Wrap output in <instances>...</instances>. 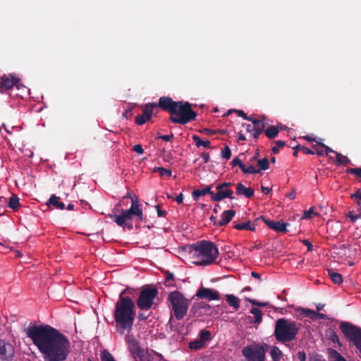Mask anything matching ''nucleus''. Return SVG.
Listing matches in <instances>:
<instances>
[{
	"label": "nucleus",
	"instance_id": "nucleus-1",
	"mask_svg": "<svg viewBox=\"0 0 361 361\" xmlns=\"http://www.w3.org/2000/svg\"><path fill=\"white\" fill-rule=\"evenodd\" d=\"M25 331L45 361L66 360L71 350V343L58 329L42 324L30 326Z\"/></svg>",
	"mask_w": 361,
	"mask_h": 361
},
{
	"label": "nucleus",
	"instance_id": "nucleus-2",
	"mask_svg": "<svg viewBox=\"0 0 361 361\" xmlns=\"http://www.w3.org/2000/svg\"><path fill=\"white\" fill-rule=\"evenodd\" d=\"M126 293L127 289H125L120 293L113 313L116 327L120 334L132 330L135 318V302L130 297L124 296Z\"/></svg>",
	"mask_w": 361,
	"mask_h": 361
},
{
	"label": "nucleus",
	"instance_id": "nucleus-3",
	"mask_svg": "<svg viewBox=\"0 0 361 361\" xmlns=\"http://www.w3.org/2000/svg\"><path fill=\"white\" fill-rule=\"evenodd\" d=\"M159 108L170 114L169 120L176 124L185 125L195 121L197 116L188 102L173 101L169 97H161L159 99Z\"/></svg>",
	"mask_w": 361,
	"mask_h": 361
},
{
	"label": "nucleus",
	"instance_id": "nucleus-4",
	"mask_svg": "<svg viewBox=\"0 0 361 361\" xmlns=\"http://www.w3.org/2000/svg\"><path fill=\"white\" fill-rule=\"evenodd\" d=\"M130 198L131 206L127 209H121L120 214H109V217L119 226L123 227L124 229L128 228L132 230L133 228V219L137 217L140 221H145L144 217L142 204L140 203L138 197L136 195L131 196L128 193L123 197V200Z\"/></svg>",
	"mask_w": 361,
	"mask_h": 361
},
{
	"label": "nucleus",
	"instance_id": "nucleus-5",
	"mask_svg": "<svg viewBox=\"0 0 361 361\" xmlns=\"http://www.w3.org/2000/svg\"><path fill=\"white\" fill-rule=\"evenodd\" d=\"M191 249L193 257L197 259L195 264L199 266H207L214 263L219 254L214 243L204 240L193 243Z\"/></svg>",
	"mask_w": 361,
	"mask_h": 361
},
{
	"label": "nucleus",
	"instance_id": "nucleus-6",
	"mask_svg": "<svg viewBox=\"0 0 361 361\" xmlns=\"http://www.w3.org/2000/svg\"><path fill=\"white\" fill-rule=\"evenodd\" d=\"M299 328L295 322L281 318L275 323L274 335L278 341L286 343L295 340Z\"/></svg>",
	"mask_w": 361,
	"mask_h": 361
},
{
	"label": "nucleus",
	"instance_id": "nucleus-7",
	"mask_svg": "<svg viewBox=\"0 0 361 361\" xmlns=\"http://www.w3.org/2000/svg\"><path fill=\"white\" fill-rule=\"evenodd\" d=\"M177 320L182 319L187 314L189 300L179 291L170 293L167 298Z\"/></svg>",
	"mask_w": 361,
	"mask_h": 361
},
{
	"label": "nucleus",
	"instance_id": "nucleus-8",
	"mask_svg": "<svg viewBox=\"0 0 361 361\" xmlns=\"http://www.w3.org/2000/svg\"><path fill=\"white\" fill-rule=\"evenodd\" d=\"M159 294L158 289L155 287H144L140 292L136 301L137 307L141 310H149L154 305L155 298Z\"/></svg>",
	"mask_w": 361,
	"mask_h": 361
},
{
	"label": "nucleus",
	"instance_id": "nucleus-9",
	"mask_svg": "<svg viewBox=\"0 0 361 361\" xmlns=\"http://www.w3.org/2000/svg\"><path fill=\"white\" fill-rule=\"evenodd\" d=\"M340 330L361 353V328L348 322L340 324Z\"/></svg>",
	"mask_w": 361,
	"mask_h": 361
},
{
	"label": "nucleus",
	"instance_id": "nucleus-10",
	"mask_svg": "<svg viewBox=\"0 0 361 361\" xmlns=\"http://www.w3.org/2000/svg\"><path fill=\"white\" fill-rule=\"evenodd\" d=\"M242 354L246 361H265V349L259 344H250L242 349Z\"/></svg>",
	"mask_w": 361,
	"mask_h": 361
},
{
	"label": "nucleus",
	"instance_id": "nucleus-11",
	"mask_svg": "<svg viewBox=\"0 0 361 361\" xmlns=\"http://www.w3.org/2000/svg\"><path fill=\"white\" fill-rule=\"evenodd\" d=\"M126 341L128 343V349L133 358L135 359L136 361L137 359H140V361H142L143 358V352L140 346L138 341H137L133 335H127Z\"/></svg>",
	"mask_w": 361,
	"mask_h": 361
},
{
	"label": "nucleus",
	"instance_id": "nucleus-12",
	"mask_svg": "<svg viewBox=\"0 0 361 361\" xmlns=\"http://www.w3.org/2000/svg\"><path fill=\"white\" fill-rule=\"evenodd\" d=\"M158 107L159 102L146 104L142 110V114L138 115L135 117V123L139 126H142L145 124L147 121H149L152 116L154 109Z\"/></svg>",
	"mask_w": 361,
	"mask_h": 361
},
{
	"label": "nucleus",
	"instance_id": "nucleus-13",
	"mask_svg": "<svg viewBox=\"0 0 361 361\" xmlns=\"http://www.w3.org/2000/svg\"><path fill=\"white\" fill-rule=\"evenodd\" d=\"M195 296L200 299H205L208 300H219V293L217 290L201 286L196 292Z\"/></svg>",
	"mask_w": 361,
	"mask_h": 361
},
{
	"label": "nucleus",
	"instance_id": "nucleus-14",
	"mask_svg": "<svg viewBox=\"0 0 361 361\" xmlns=\"http://www.w3.org/2000/svg\"><path fill=\"white\" fill-rule=\"evenodd\" d=\"M15 350L11 344L0 340V360L2 361H11Z\"/></svg>",
	"mask_w": 361,
	"mask_h": 361
},
{
	"label": "nucleus",
	"instance_id": "nucleus-15",
	"mask_svg": "<svg viewBox=\"0 0 361 361\" xmlns=\"http://www.w3.org/2000/svg\"><path fill=\"white\" fill-rule=\"evenodd\" d=\"M259 219H262V221L266 224V225L271 229L274 230L276 232H282L287 233V226L288 224L284 223L283 221H274L272 220H269L265 219L263 216H261L259 218H257L256 221H258Z\"/></svg>",
	"mask_w": 361,
	"mask_h": 361
},
{
	"label": "nucleus",
	"instance_id": "nucleus-16",
	"mask_svg": "<svg viewBox=\"0 0 361 361\" xmlns=\"http://www.w3.org/2000/svg\"><path fill=\"white\" fill-rule=\"evenodd\" d=\"M19 82V78L13 75H4L0 80V89H12Z\"/></svg>",
	"mask_w": 361,
	"mask_h": 361
},
{
	"label": "nucleus",
	"instance_id": "nucleus-17",
	"mask_svg": "<svg viewBox=\"0 0 361 361\" xmlns=\"http://www.w3.org/2000/svg\"><path fill=\"white\" fill-rule=\"evenodd\" d=\"M217 192L212 194V200L220 202L225 198L233 199V192L231 189H216Z\"/></svg>",
	"mask_w": 361,
	"mask_h": 361
},
{
	"label": "nucleus",
	"instance_id": "nucleus-18",
	"mask_svg": "<svg viewBox=\"0 0 361 361\" xmlns=\"http://www.w3.org/2000/svg\"><path fill=\"white\" fill-rule=\"evenodd\" d=\"M235 212L232 209L226 210L222 213L221 219L219 221H214V225L218 226H224L227 225L235 216Z\"/></svg>",
	"mask_w": 361,
	"mask_h": 361
},
{
	"label": "nucleus",
	"instance_id": "nucleus-19",
	"mask_svg": "<svg viewBox=\"0 0 361 361\" xmlns=\"http://www.w3.org/2000/svg\"><path fill=\"white\" fill-rule=\"evenodd\" d=\"M212 188L213 184H211L209 185H204L202 189L194 190L192 192V198L197 201L200 197L204 196L207 194L212 197V194H214V192L212 190Z\"/></svg>",
	"mask_w": 361,
	"mask_h": 361
},
{
	"label": "nucleus",
	"instance_id": "nucleus-20",
	"mask_svg": "<svg viewBox=\"0 0 361 361\" xmlns=\"http://www.w3.org/2000/svg\"><path fill=\"white\" fill-rule=\"evenodd\" d=\"M236 194L243 195L247 198H251L254 196L255 190L252 188H246L243 183H238L236 185Z\"/></svg>",
	"mask_w": 361,
	"mask_h": 361
},
{
	"label": "nucleus",
	"instance_id": "nucleus-21",
	"mask_svg": "<svg viewBox=\"0 0 361 361\" xmlns=\"http://www.w3.org/2000/svg\"><path fill=\"white\" fill-rule=\"evenodd\" d=\"M317 143L319 145H320L322 147L324 148V149H319L317 148V145H313L312 146V148L315 149L316 154L318 156H324V155L328 156L329 152H332V153L336 154V151H334V149H332L331 148H330L329 147H328L325 144H324L322 142H320L319 141H317Z\"/></svg>",
	"mask_w": 361,
	"mask_h": 361
},
{
	"label": "nucleus",
	"instance_id": "nucleus-22",
	"mask_svg": "<svg viewBox=\"0 0 361 361\" xmlns=\"http://www.w3.org/2000/svg\"><path fill=\"white\" fill-rule=\"evenodd\" d=\"M48 206H53L56 209L63 210L65 209V204L62 202H59V197L56 196L55 195H51L49 197L48 202Z\"/></svg>",
	"mask_w": 361,
	"mask_h": 361
},
{
	"label": "nucleus",
	"instance_id": "nucleus-23",
	"mask_svg": "<svg viewBox=\"0 0 361 361\" xmlns=\"http://www.w3.org/2000/svg\"><path fill=\"white\" fill-rule=\"evenodd\" d=\"M233 224V228H235L237 230L245 229L251 231H254L255 230L256 224H255V222L252 223L250 221H247L246 222L241 224H235V222Z\"/></svg>",
	"mask_w": 361,
	"mask_h": 361
},
{
	"label": "nucleus",
	"instance_id": "nucleus-24",
	"mask_svg": "<svg viewBox=\"0 0 361 361\" xmlns=\"http://www.w3.org/2000/svg\"><path fill=\"white\" fill-rule=\"evenodd\" d=\"M226 302L228 303V305L233 307L235 311H237L240 307V299L232 295V294H227L226 295Z\"/></svg>",
	"mask_w": 361,
	"mask_h": 361
},
{
	"label": "nucleus",
	"instance_id": "nucleus-25",
	"mask_svg": "<svg viewBox=\"0 0 361 361\" xmlns=\"http://www.w3.org/2000/svg\"><path fill=\"white\" fill-rule=\"evenodd\" d=\"M327 272L329 276L335 284L340 285L343 283V277L341 274L335 271L332 269H328Z\"/></svg>",
	"mask_w": 361,
	"mask_h": 361
},
{
	"label": "nucleus",
	"instance_id": "nucleus-26",
	"mask_svg": "<svg viewBox=\"0 0 361 361\" xmlns=\"http://www.w3.org/2000/svg\"><path fill=\"white\" fill-rule=\"evenodd\" d=\"M297 310L298 312H300V314H305V316L308 318H310L313 320L317 319V317H316L317 312L314 310L306 309L304 307H299V308H298Z\"/></svg>",
	"mask_w": 361,
	"mask_h": 361
},
{
	"label": "nucleus",
	"instance_id": "nucleus-27",
	"mask_svg": "<svg viewBox=\"0 0 361 361\" xmlns=\"http://www.w3.org/2000/svg\"><path fill=\"white\" fill-rule=\"evenodd\" d=\"M279 133V128L276 126H271L269 128L265 129L264 134L269 138L273 139L278 135Z\"/></svg>",
	"mask_w": 361,
	"mask_h": 361
},
{
	"label": "nucleus",
	"instance_id": "nucleus-28",
	"mask_svg": "<svg viewBox=\"0 0 361 361\" xmlns=\"http://www.w3.org/2000/svg\"><path fill=\"white\" fill-rule=\"evenodd\" d=\"M192 140L195 142V145L197 147H200V146H202L205 148L210 147V141L209 140H202L200 139V137L197 135H192Z\"/></svg>",
	"mask_w": 361,
	"mask_h": 361
},
{
	"label": "nucleus",
	"instance_id": "nucleus-29",
	"mask_svg": "<svg viewBox=\"0 0 361 361\" xmlns=\"http://www.w3.org/2000/svg\"><path fill=\"white\" fill-rule=\"evenodd\" d=\"M336 161L337 163V165L346 166L350 163V160L349 159V158L348 157L344 156L339 152H336Z\"/></svg>",
	"mask_w": 361,
	"mask_h": 361
},
{
	"label": "nucleus",
	"instance_id": "nucleus-30",
	"mask_svg": "<svg viewBox=\"0 0 361 361\" xmlns=\"http://www.w3.org/2000/svg\"><path fill=\"white\" fill-rule=\"evenodd\" d=\"M250 312L255 316L254 323L259 324L262 320V312L257 307H252Z\"/></svg>",
	"mask_w": 361,
	"mask_h": 361
},
{
	"label": "nucleus",
	"instance_id": "nucleus-31",
	"mask_svg": "<svg viewBox=\"0 0 361 361\" xmlns=\"http://www.w3.org/2000/svg\"><path fill=\"white\" fill-rule=\"evenodd\" d=\"M8 206L14 210L17 209L20 206L18 197L16 195H13L9 199Z\"/></svg>",
	"mask_w": 361,
	"mask_h": 361
},
{
	"label": "nucleus",
	"instance_id": "nucleus-32",
	"mask_svg": "<svg viewBox=\"0 0 361 361\" xmlns=\"http://www.w3.org/2000/svg\"><path fill=\"white\" fill-rule=\"evenodd\" d=\"M270 353L273 361H279L282 355L281 350L276 346L272 348Z\"/></svg>",
	"mask_w": 361,
	"mask_h": 361
},
{
	"label": "nucleus",
	"instance_id": "nucleus-33",
	"mask_svg": "<svg viewBox=\"0 0 361 361\" xmlns=\"http://www.w3.org/2000/svg\"><path fill=\"white\" fill-rule=\"evenodd\" d=\"M252 128L255 129V130L262 133L263 131L265 130V123L264 121L259 119L255 120L252 121Z\"/></svg>",
	"mask_w": 361,
	"mask_h": 361
},
{
	"label": "nucleus",
	"instance_id": "nucleus-34",
	"mask_svg": "<svg viewBox=\"0 0 361 361\" xmlns=\"http://www.w3.org/2000/svg\"><path fill=\"white\" fill-rule=\"evenodd\" d=\"M329 355L331 358L334 361H346V360L338 352H337L335 350H330Z\"/></svg>",
	"mask_w": 361,
	"mask_h": 361
},
{
	"label": "nucleus",
	"instance_id": "nucleus-35",
	"mask_svg": "<svg viewBox=\"0 0 361 361\" xmlns=\"http://www.w3.org/2000/svg\"><path fill=\"white\" fill-rule=\"evenodd\" d=\"M257 166L259 167V169L266 171L269 168V163L268 159L264 157L262 159L257 160Z\"/></svg>",
	"mask_w": 361,
	"mask_h": 361
},
{
	"label": "nucleus",
	"instance_id": "nucleus-36",
	"mask_svg": "<svg viewBox=\"0 0 361 361\" xmlns=\"http://www.w3.org/2000/svg\"><path fill=\"white\" fill-rule=\"evenodd\" d=\"M204 345V343H203L202 341H200V339L195 340L189 343V348L192 350H198L202 348Z\"/></svg>",
	"mask_w": 361,
	"mask_h": 361
},
{
	"label": "nucleus",
	"instance_id": "nucleus-37",
	"mask_svg": "<svg viewBox=\"0 0 361 361\" xmlns=\"http://www.w3.org/2000/svg\"><path fill=\"white\" fill-rule=\"evenodd\" d=\"M200 340L202 341L203 343L208 341L211 339V333L209 331L202 329L199 334Z\"/></svg>",
	"mask_w": 361,
	"mask_h": 361
},
{
	"label": "nucleus",
	"instance_id": "nucleus-38",
	"mask_svg": "<svg viewBox=\"0 0 361 361\" xmlns=\"http://www.w3.org/2000/svg\"><path fill=\"white\" fill-rule=\"evenodd\" d=\"M241 171L244 173H260V169H256L252 165H250L247 167L244 165L243 167H241Z\"/></svg>",
	"mask_w": 361,
	"mask_h": 361
},
{
	"label": "nucleus",
	"instance_id": "nucleus-39",
	"mask_svg": "<svg viewBox=\"0 0 361 361\" xmlns=\"http://www.w3.org/2000/svg\"><path fill=\"white\" fill-rule=\"evenodd\" d=\"M102 361H116L112 355L106 350H104L101 355Z\"/></svg>",
	"mask_w": 361,
	"mask_h": 361
},
{
	"label": "nucleus",
	"instance_id": "nucleus-40",
	"mask_svg": "<svg viewBox=\"0 0 361 361\" xmlns=\"http://www.w3.org/2000/svg\"><path fill=\"white\" fill-rule=\"evenodd\" d=\"M231 150L230 147L226 145L221 149V157L228 160L231 158Z\"/></svg>",
	"mask_w": 361,
	"mask_h": 361
},
{
	"label": "nucleus",
	"instance_id": "nucleus-41",
	"mask_svg": "<svg viewBox=\"0 0 361 361\" xmlns=\"http://www.w3.org/2000/svg\"><path fill=\"white\" fill-rule=\"evenodd\" d=\"M276 146L271 148L274 154H277L279 152V148H283L285 146V142L282 140H277L275 142Z\"/></svg>",
	"mask_w": 361,
	"mask_h": 361
},
{
	"label": "nucleus",
	"instance_id": "nucleus-42",
	"mask_svg": "<svg viewBox=\"0 0 361 361\" xmlns=\"http://www.w3.org/2000/svg\"><path fill=\"white\" fill-rule=\"evenodd\" d=\"M312 215H318L317 213L314 212V207H312L309 209V210L305 211L304 212L303 216H302V219H312Z\"/></svg>",
	"mask_w": 361,
	"mask_h": 361
},
{
	"label": "nucleus",
	"instance_id": "nucleus-43",
	"mask_svg": "<svg viewBox=\"0 0 361 361\" xmlns=\"http://www.w3.org/2000/svg\"><path fill=\"white\" fill-rule=\"evenodd\" d=\"M155 171L159 172L161 176H168L170 177L172 174V172L169 169H166L163 167H158Z\"/></svg>",
	"mask_w": 361,
	"mask_h": 361
},
{
	"label": "nucleus",
	"instance_id": "nucleus-44",
	"mask_svg": "<svg viewBox=\"0 0 361 361\" xmlns=\"http://www.w3.org/2000/svg\"><path fill=\"white\" fill-rule=\"evenodd\" d=\"M164 277L166 282L169 283L167 286H173L171 282L174 281V275L173 273L166 271L164 272Z\"/></svg>",
	"mask_w": 361,
	"mask_h": 361
},
{
	"label": "nucleus",
	"instance_id": "nucleus-45",
	"mask_svg": "<svg viewBox=\"0 0 361 361\" xmlns=\"http://www.w3.org/2000/svg\"><path fill=\"white\" fill-rule=\"evenodd\" d=\"M346 172L347 173L356 175L361 178V168H348Z\"/></svg>",
	"mask_w": 361,
	"mask_h": 361
},
{
	"label": "nucleus",
	"instance_id": "nucleus-46",
	"mask_svg": "<svg viewBox=\"0 0 361 361\" xmlns=\"http://www.w3.org/2000/svg\"><path fill=\"white\" fill-rule=\"evenodd\" d=\"M309 356V361H326V360L323 358L322 355L317 353H311Z\"/></svg>",
	"mask_w": 361,
	"mask_h": 361
},
{
	"label": "nucleus",
	"instance_id": "nucleus-47",
	"mask_svg": "<svg viewBox=\"0 0 361 361\" xmlns=\"http://www.w3.org/2000/svg\"><path fill=\"white\" fill-rule=\"evenodd\" d=\"M247 301L250 302L251 304L258 306V307H266L268 306L269 302H259L254 299H247Z\"/></svg>",
	"mask_w": 361,
	"mask_h": 361
},
{
	"label": "nucleus",
	"instance_id": "nucleus-48",
	"mask_svg": "<svg viewBox=\"0 0 361 361\" xmlns=\"http://www.w3.org/2000/svg\"><path fill=\"white\" fill-rule=\"evenodd\" d=\"M134 106H130L129 108H128L125 112L123 114V117L126 118V119H129L130 118L133 114V109Z\"/></svg>",
	"mask_w": 361,
	"mask_h": 361
},
{
	"label": "nucleus",
	"instance_id": "nucleus-49",
	"mask_svg": "<svg viewBox=\"0 0 361 361\" xmlns=\"http://www.w3.org/2000/svg\"><path fill=\"white\" fill-rule=\"evenodd\" d=\"M233 185V183L231 182H223L221 183L218 184L216 186V189H228V188Z\"/></svg>",
	"mask_w": 361,
	"mask_h": 361
},
{
	"label": "nucleus",
	"instance_id": "nucleus-50",
	"mask_svg": "<svg viewBox=\"0 0 361 361\" xmlns=\"http://www.w3.org/2000/svg\"><path fill=\"white\" fill-rule=\"evenodd\" d=\"M231 164L233 166H238L240 169L241 167H243L244 166V164L242 163L241 160L238 157H235L232 161L231 162Z\"/></svg>",
	"mask_w": 361,
	"mask_h": 361
},
{
	"label": "nucleus",
	"instance_id": "nucleus-51",
	"mask_svg": "<svg viewBox=\"0 0 361 361\" xmlns=\"http://www.w3.org/2000/svg\"><path fill=\"white\" fill-rule=\"evenodd\" d=\"M347 216L350 218L351 222H355L359 218H361V214L359 215L354 214L353 212H349Z\"/></svg>",
	"mask_w": 361,
	"mask_h": 361
},
{
	"label": "nucleus",
	"instance_id": "nucleus-52",
	"mask_svg": "<svg viewBox=\"0 0 361 361\" xmlns=\"http://www.w3.org/2000/svg\"><path fill=\"white\" fill-rule=\"evenodd\" d=\"M330 338L334 343H338V345H341L339 337L334 331H332V334Z\"/></svg>",
	"mask_w": 361,
	"mask_h": 361
},
{
	"label": "nucleus",
	"instance_id": "nucleus-53",
	"mask_svg": "<svg viewBox=\"0 0 361 361\" xmlns=\"http://www.w3.org/2000/svg\"><path fill=\"white\" fill-rule=\"evenodd\" d=\"M301 151L305 154H314V153H316V151L315 149H310L309 148L306 147H301Z\"/></svg>",
	"mask_w": 361,
	"mask_h": 361
},
{
	"label": "nucleus",
	"instance_id": "nucleus-54",
	"mask_svg": "<svg viewBox=\"0 0 361 361\" xmlns=\"http://www.w3.org/2000/svg\"><path fill=\"white\" fill-rule=\"evenodd\" d=\"M350 198L353 200H360L361 198V189H357L355 193L350 195Z\"/></svg>",
	"mask_w": 361,
	"mask_h": 361
},
{
	"label": "nucleus",
	"instance_id": "nucleus-55",
	"mask_svg": "<svg viewBox=\"0 0 361 361\" xmlns=\"http://www.w3.org/2000/svg\"><path fill=\"white\" fill-rule=\"evenodd\" d=\"M173 137V135L172 133H171L170 135H161L160 137H157V139H161L164 141L169 142L172 140Z\"/></svg>",
	"mask_w": 361,
	"mask_h": 361
},
{
	"label": "nucleus",
	"instance_id": "nucleus-56",
	"mask_svg": "<svg viewBox=\"0 0 361 361\" xmlns=\"http://www.w3.org/2000/svg\"><path fill=\"white\" fill-rule=\"evenodd\" d=\"M299 361H306V353L305 351H299L297 354Z\"/></svg>",
	"mask_w": 361,
	"mask_h": 361
},
{
	"label": "nucleus",
	"instance_id": "nucleus-57",
	"mask_svg": "<svg viewBox=\"0 0 361 361\" xmlns=\"http://www.w3.org/2000/svg\"><path fill=\"white\" fill-rule=\"evenodd\" d=\"M133 149L139 154H141L144 152L143 148L141 145H134Z\"/></svg>",
	"mask_w": 361,
	"mask_h": 361
},
{
	"label": "nucleus",
	"instance_id": "nucleus-58",
	"mask_svg": "<svg viewBox=\"0 0 361 361\" xmlns=\"http://www.w3.org/2000/svg\"><path fill=\"white\" fill-rule=\"evenodd\" d=\"M302 243L307 246V250L312 252L313 250V245L308 240H302Z\"/></svg>",
	"mask_w": 361,
	"mask_h": 361
},
{
	"label": "nucleus",
	"instance_id": "nucleus-59",
	"mask_svg": "<svg viewBox=\"0 0 361 361\" xmlns=\"http://www.w3.org/2000/svg\"><path fill=\"white\" fill-rule=\"evenodd\" d=\"M155 207H156V209H157V214H158L159 216L164 217L166 215V210H161L160 209V206L159 205H157Z\"/></svg>",
	"mask_w": 361,
	"mask_h": 361
},
{
	"label": "nucleus",
	"instance_id": "nucleus-60",
	"mask_svg": "<svg viewBox=\"0 0 361 361\" xmlns=\"http://www.w3.org/2000/svg\"><path fill=\"white\" fill-rule=\"evenodd\" d=\"M302 147L303 146H300V145H293L292 148L294 149L293 156L297 157L298 150L301 151V147Z\"/></svg>",
	"mask_w": 361,
	"mask_h": 361
},
{
	"label": "nucleus",
	"instance_id": "nucleus-61",
	"mask_svg": "<svg viewBox=\"0 0 361 361\" xmlns=\"http://www.w3.org/2000/svg\"><path fill=\"white\" fill-rule=\"evenodd\" d=\"M235 113L238 115V116L243 117L244 119L247 118V114L243 110H234Z\"/></svg>",
	"mask_w": 361,
	"mask_h": 361
},
{
	"label": "nucleus",
	"instance_id": "nucleus-62",
	"mask_svg": "<svg viewBox=\"0 0 361 361\" xmlns=\"http://www.w3.org/2000/svg\"><path fill=\"white\" fill-rule=\"evenodd\" d=\"M201 157L203 158L204 163L209 162L210 157H209V154L208 153L202 152L201 154Z\"/></svg>",
	"mask_w": 361,
	"mask_h": 361
},
{
	"label": "nucleus",
	"instance_id": "nucleus-63",
	"mask_svg": "<svg viewBox=\"0 0 361 361\" xmlns=\"http://www.w3.org/2000/svg\"><path fill=\"white\" fill-rule=\"evenodd\" d=\"M176 201L178 204H180L183 203V195L182 193H180L176 197Z\"/></svg>",
	"mask_w": 361,
	"mask_h": 361
},
{
	"label": "nucleus",
	"instance_id": "nucleus-64",
	"mask_svg": "<svg viewBox=\"0 0 361 361\" xmlns=\"http://www.w3.org/2000/svg\"><path fill=\"white\" fill-rule=\"evenodd\" d=\"M261 190L263 193L267 195L268 193H269L271 192V188L262 185Z\"/></svg>",
	"mask_w": 361,
	"mask_h": 361
}]
</instances>
